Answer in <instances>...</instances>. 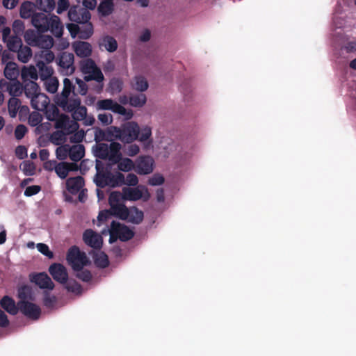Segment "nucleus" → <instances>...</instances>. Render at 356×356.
Masks as SVG:
<instances>
[{"mask_svg": "<svg viewBox=\"0 0 356 356\" xmlns=\"http://www.w3.org/2000/svg\"><path fill=\"white\" fill-rule=\"evenodd\" d=\"M131 86L136 91L143 93L148 89L149 83L145 76L136 75L131 82Z\"/></svg>", "mask_w": 356, "mask_h": 356, "instance_id": "22", "label": "nucleus"}, {"mask_svg": "<svg viewBox=\"0 0 356 356\" xmlns=\"http://www.w3.org/2000/svg\"><path fill=\"white\" fill-rule=\"evenodd\" d=\"M65 288L67 291L72 292L76 295H81L83 292L82 286L76 281H69L65 284Z\"/></svg>", "mask_w": 356, "mask_h": 356, "instance_id": "46", "label": "nucleus"}, {"mask_svg": "<svg viewBox=\"0 0 356 356\" xmlns=\"http://www.w3.org/2000/svg\"><path fill=\"white\" fill-rule=\"evenodd\" d=\"M49 272L54 280L60 284H65L68 280V273L67 269L61 264H52L49 267Z\"/></svg>", "mask_w": 356, "mask_h": 356, "instance_id": "12", "label": "nucleus"}, {"mask_svg": "<svg viewBox=\"0 0 356 356\" xmlns=\"http://www.w3.org/2000/svg\"><path fill=\"white\" fill-rule=\"evenodd\" d=\"M8 49L13 52H17L23 45L22 40L18 35H13L6 42Z\"/></svg>", "mask_w": 356, "mask_h": 356, "instance_id": "40", "label": "nucleus"}, {"mask_svg": "<svg viewBox=\"0 0 356 356\" xmlns=\"http://www.w3.org/2000/svg\"><path fill=\"white\" fill-rule=\"evenodd\" d=\"M42 33L38 31L28 29L25 31L24 38L26 42L30 46L43 49H50L54 45L53 38Z\"/></svg>", "mask_w": 356, "mask_h": 356, "instance_id": "4", "label": "nucleus"}, {"mask_svg": "<svg viewBox=\"0 0 356 356\" xmlns=\"http://www.w3.org/2000/svg\"><path fill=\"white\" fill-rule=\"evenodd\" d=\"M70 171V169L68 167V164L65 162L58 163L55 170L58 177L62 179H64L67 177Z\"/></svg>", "mask_w": 356, "mask_h": 356, "instance_id": "48", "label": "nucleus"}, {"mask_svg": "<svg viewBox=\"0 0 356 356\" xmlns=\"http://www.w3.org/2000/svg\"><path fill=\"white\" fill-rule=\"evenodd\" d=\"M79 128V124L78 122L70 120L69 124H67V127L64 129L63 131H57L54 132L51 136L52 141L55 143L54 140H58L62 136H66L72 134ZM56 145H58V143H56Z\"/></svg>", "mask_w": 356, "mask_h": 356, "instance_id": "20", "label": "nucleus"}, {"mask_svg": "<svg viewBox=\"0 0 356 356\" xmlns=\"http://www.w3.org/2000/svg\"><path fill=\"white\" fill-rule=\"evenodd\" d=\"M75 271V276L84 282H88L92 279V274L88 270H73Z\"/></svg>", "mask_w": 356, "mask_h": 356, "instance_id": "53", "label": "nucleus"}, {"mask_svg": "<svg viewBox=\"0 0 356 356\" xmlns=\"http://www.w3.org/2000/svg\"><path fill=\"white\" fill-rule=\"evenodd\" d=\"M114 3L113 0H102L97 6V11L100 16L107 17L113 13Z\"/></svg>", "mask_w": 356, "mask_h": 356, "instance_id": "28", "label": "nucleus"}, {"mask_svg": "<svg viewBox=\"0 0 356 356\" xmlns=\"http://www.w3.org/2000/svg\"><path fill=\"white\" fill-rule=\"evenodd\" d=\"M20 101L16 97H11L8 102V109L11 118H15L19 108Z\"/></svg>", "mask_w": 356, "mask_h": 356, "instance_id": "44", "label": "nucleus"}, {"mask_svg": "<svg viewBox=\"0 0 356 356\" xmlns=\"http://www.w3.org/2000/svg\"><path fill=\"white\" fill-rule=\"evenodd\" d=\"M17 58L23 63H26L29 61L32 56V50L28 46H22L17 51Z\"/></svg>", "mask_w": 356, "mask_h": 356, "instance_id": "41", "label": "nucleus"}, {"mask_svg": "<svg viewBox=\"0 0 356 356\" xmlns=\"http://www.w3.org/2000/svg\"><path fill=\"white\" fill-rule=\"evenodd\" d=\"M121 149L122 145L120 143L113 140L111 141L110 145H108V150L110 153V161L112 163H117L121 160Z\"/></svg>", "mask_w": 356, "mask_h": 356, "instance_id": "23", "label": "nucleus"}, {"mask_svg": "<svg viewBox=\"0 0 356 356\" xmlns=\"http://www.w3.org/2000/svg\"><path fill=\"white\" fill-rule=\"evenodd\" d=\"M111 187H116L124 185L125 177L124 175L121 172H117L115 175L111 173Z\"/></svg>", "mask_w": 356, "mask_h": 356, "instance_id": "51", "label": "nucleus"}, {"mask_svg": "<svg viewBox=\"0 0 356 356\" xmlns=\"http://www.w3.org/2000/svg\"><path fill=\"white\" fill-rule=\"evenodd\" d=\"M97 111H111L114 113L121 115L126 120L132 118L134 113L130 109H127L112 99H104L98 100L96 104Z\"/></svg>", "mask_w": 356, "mask_h": 356, "instance_id": "5", "label": "nucleus"}, {"mask_svg": "<svg viewBox=\"0 0 356 356\" xmlns=\"http://www.w3.org/2000/svg\"><path fill=\"white\" fill-rule=\"evenodd\" d=\"M66 259L73 270H82L89 264L86 254L76 245L69 249Z\"/></svg>", "mask_w": 356, "mask_h": 356, "instance_id": "6", "label": "nucleus"}, {"mask_svg": "<svg viewBox=\"0 0 356 356\" xmlns=\"http://www.w3.org/2000/svg\"><path fill=\"white\" fill-rule=\"evenodd\" d=\"M30 280L42 289L52 290L54 287V282L46 273L31 274Z\"/></svg>", "mask_w": 356, "mask_h": 356, "instance_id": "13", "label": "nucleus"}, {"mask_svg": "<svg viewBox=\"0 0 356 356\" xmlns=\"http://www.w3.org/2000/svg\"><path fill=\"white\" fill-rule=\"evenodd\" d=\"M92 129L94 130V140L96 142V144L102 143V141L107 139L105 135V130H103L98 127H94L92 128Z\"/></svg>", "mask_w": 356, "mask_h": 356, "instance_id": "56", "label": "nucleus"}, {"mask_svg": "<svg viewBox=\"0 0 356 356\" xmlns=\"http://www.w3.org/2000/svg\"><path fill=\"white\" fill-rule=\"evenodd\" d=\"M27 127L22 124H18L15 129V137L17 140L22 139L26 134Z\"/></svg>", "mask_w": 356, "mask_h": 356, "instance_id": "62", "label": "nucleus"}, {"mask_svg": "<svg viewBox=\"0 0 356 356\" xmlns=\"http://www.w3.org/2000/svg\"><path fill=\"white\" fill-rule=\"evenodd\" d=\"M118 134H119V127L116 126H111L108 127L105 130V135L106 138L107 139H105L106 141L111 142L113 140V138L118 139Z\"/></svg>", "mask_w": 356, "mask_h": 356, "instance_id": "52", "label": "nucleus"}, {"mask_svg": "<svg viewBox=\"0 0 356 356\" xmlns=\"http://www.w3.org/2000/svg\"><path fill=\"white\" fill-rule=\"evenodd\" d=\"M3 73L7 79L15 81L17 80L19 72L15 63L8 62L6 65Z\"/></svg>", "mask_w": 356, "mask_h": 356, "instance_id": "31", "label": "nucleus"}, {"mask_svg": "<svg viewBox=\"0 0 356 356\" xmlns=\"http://www.w3.org/2000/svg\"><path fill=\"white\" fill-rule=\"evenodd\" d=\"M19 301H33L35 295L32 287L29 285H22L17 289Z\"/></svg>", "mask_w": 356, "mask_h": 356, "instance_id": "25", "label": "nucleus"}, {"mask_svg": "<svg viewBox=\"0 0 356 356\" xmlns=\"http://www.w3.org/2000/svg\"><path fill=\"white\" fill-rule=\"evenodd\" d=\"M92 151L97 159H108L110 161L108 144L104 143L95 144L92 146Z\"/></svg>", "mask_w": 356, "mask_h": 356, "instance_id": "21", "label": "nucleus"}, {"mask_svg": "<svg viewBox=\"0 0 356 356\" xmlns=\"http://www.w3.org/2000/svg\"><path fill=\"white\" fill-rule=\"evenodd\" d=\"M152 128L148 125L140 127L134 121H129L119 127L118 140L130 144L135 140L142 143L145 147L152 144Z\"/></svg>", "mask_w": 356, "mask_h": 356, "instance_id": "3", "label": "nucleus"}, {"mask_svg": "<svg viewBox=\"0 0 356 356\" xmlns=\"http://www.w3.org/2000/svg\"><path fill=\"white\" fill-rule=\"evenodd\" d=\"M35 166L33 163L30 161H24L22 163V170L26 175L31 176L35 173Z\"/></svg>", "mask_w": 356, "mask_h": 356, "instance_id": "64", "label": "nucleus"}, {"mask_svg": "<svg viewBox=\"0 0 356 356\" xmlns=\"http://www.w3.org/2000/svg\"><path fill=\"white\" fill-rule=\"evenodd\" d=\"M99 45L104 47L106 51L113 53L118 49V42L116 40L110 35L104 36L99 43Z\"/></svg>", "mask_w": 356, "mask_h": 356, "instance_id": "34", "label": "nucleus"}, {"mask_svg": "<svg viewBox=\"0 0 356 356\" xmlns=\"http://www.w3.org/2000/svg\"><path fill=\"white\" fill-rule=\"evenodd\" d=\"M123 89V82L119 78H113L110 80L108 91V92L113 95L115 94L120 93Z\"/></svg>", "mask_w": 356, "mask_h": 356, "instance_id": "38", "label": "nucleus"}, {"mask_svg": "<svg viewBox=\"0 0 356 356\" xmlns=\"http://www.w3.org/2000/svg\"><path fill=\"white\" fill-rule=\"evenodd\" d=\"M119 170L122 172H129L132 170H135V162L129 158H122L121 160L117 163Z\"/></svg>", "mask_w": 356, "mask_h": 356, "instance_id": "42", "label": "nucleus"}, {"mask_svg": "<svg viewBox=\"0 0 356 356\" xmlns=\"http://www.w3.org/2000/svg\"><path fill=\"white\" fill-rule=\"evenodd\" d=\"M60 115L59 110L56 106H51L45 111L46 118L49 121L55 122Z\"/></svg>", "mask_w": 356, "mask_h": 356, "instance_id": "54", "label": "nucleus"}, {"mask_svg": "<svg viewBox=\"0 0 356 356\" xmlns=\"http://www.w3.org/2000/svg\"><path fill=\"white\" fill-rule=\"evenodd\" d=\"M24 91L28 98L38 97L40 88L35 81L29 80L24 82Z\"/></svg>", "mask_w": 356, "mask_h": 356, "instance_id": "27", "label": "nucleus"}, {"mask_svg": "<svg viewBox=\"0 0 356 356\" xmlns=\"http://www.w3.org/2000/svg\"><path fill=\"white\" fill-rule=\"evenodd\" d=\"M19 311L31 320H38L41 314L40 307L30 301H18Z\"/></svg>", "mask_w": 356, "mask_h": 356, "instance_id": "9", "label": "nucleus"}, {"mask_svg": "<svg viewBox=\"0 0 356 356\" xmlns=\"http://www.w3.org/2000/svg\"><path fill=\"white\" fill-rule=\"evenodd\" d=\"M95 266L98 268H105L109 265L108 256L103 252H99L93 255Z\"/></svg>", "mask_w": 356, "mask_h": 356, "instance_id": "39", "label": "nucleus"}, {"mask_svg": "<svg viewBox=\"0 0 356 356\" xmlns=\"http://www.w3.org/2000/svg\"><path fill=\"white\" fill-rule=\"evenodd\" d=\"M45 88L47 92L50 93H55L58 88V80L55 77H51L45 80Z\"/></svg>", "mask_w": 356, "mask_h": 356, "instance_id": "50", "label": "nucleus"}, {"mask_svg": "<svg viewBox=\"0 0 356 356\" xmlns=\"http://www.w3.org/2000/svg\"><path fill=\"white\" fill-rule=\"evenodd\" d=\"M111 226L114 233L117 234V236L121 241H127L134 236V232L132 229L118 221L113 220L111 223Z\"/></svg>", "mask_w": 356, "mask_h": 356, "instance_id": "11", "label": "nucleus"}, {"mask_svg": "<svg viewBox=\"0 0 356 356\" xmlns=\"http://www.w3.org/2000/svg\"><path fill=\"white\" fill-rule=\"evenodd\" d=\"M36 65L39 70L38 73L42 80H46L52 77L54 70L51 67L47 66L42 60L38 61Z\"/></svg>", "mask_w": 356, "mask_h": 356, "instance_id": "36", "label": "nucleus"}, {"mask_svg": "<svg viewBox=\"0 0 356 356\" xmlns=\"http://www.w3.org/2000/svg\"><path fill=\"white\" fill-rule=\"evenodd\" d=\"M147 102V97L143 93L131 95L129 97V104L135 108H141Z\"/></svg>", "mask_w": 356, "mask_h": 356, "instance_id": "35", "label": "nucleus"}, {"mask_svg": "<svg viewBox=\"0 0 356 356\" xmlns=\"http://www.w3.org/2000/svg\"><path fill=\"white\" fill-rule=\"evenodd\" d=\"M124 200L136 201L142 198L143 192L137 188L124 187L122 188Z\"/></svg>", "mask_w": 356, "mask_h": 356, "instance_id": "26", "label": "nucleus"}, {"mask_svg": "<svg viewBox=\"0 0 356 356\" xmlns=\"http://www.w3.org/2000/svg\"><path fill=\"white\" fill-rule=\"evenodd\" d=\"M56 303V298L54 296H51L49 293L45 292L43 298V304L45 307L52 309Z\"/></svg>", "mask_w": 356, "mask_h": 356, "instance_id": "59", "label": "nucleus"}, {"mask_svg": "<svg viewBox=\"0 0 356 356\" xmlns=\"http://www.w3.org/2000/svg\"><path fill=\"white\" fill-rule=\"evenodd\" d=\"M128 216L125 220L134 224H140L144 218L143 212L138 208L133 207L128 208Z\"/></svg>", "mask_w": 356, "mask_h": 356, "instance_id": "29", "label": "nucleus"}, {"mask_svg": "<svg viewBox=\"0 0 356 356\" xmlns=\"http://www.w3.org/2000/svg\"><path fill=\"white\" fill-rule=\"evenodd\" d=\"M15 81L13 83H10L7 86V90L8 91L9 94L12 97H16L19 96L22 91V84L17 81L15 80Z\"/></svg>", "mask_w": 356, "mask_h": 356, "instance_id": "47", "label": "nucleus"}, {"mask_svg": "<svg viewBox=\"0 0 356 356\" xmlns=\"http://www.w3.org/2000/svg\"><path fill=\"white\" fill-rule=\"evenodd\" d=\"M42 120V115L37 111L32 112L30 114L29 119H28L29 124L31 127L38 126V124H40Z\"/></svg>", "mask_w": 356, "mask_h": 356, "instance_id": "55", "label": "nucleus"}, {"mask_svg": "<svg viewBox=\"0 0 356 356\" xmlns=\"http://www.w3.org/2000/svg\"><path fill=\"white\" fill-rule=\"evenodd\" d=\"M48 31H49L56 38H62L63 34V26L58 16L53 15L49 17Z\"/></svg>", "mask_w": 356, "mask_h": 356, "instance_id": "18", "label": "nucleus"}, {"mask_svg": "<svg viewBox=\"0 0 356 356\" xmlns=\"http://www.w3.org/2000/svg\"><path fill=\"white\" fill-rule=\"evenodd\" d=\"M111 172L108 171L96 173V175L94 178V182L95 183L96 186L99 188H104L106 186H111Z\"/></svg>", "mask_w": 356, "mask_h": 356, "instance_id": "30", "label": "nucleus"}, {"mask_svg": "<svg viewBox=\"0 0 356 356\" xmlns=\"http://www.w3.org/2000/svg\"><path fill=\"white\" fill-rule=\"evenodd\" d=\"M70 118L66 115H60L57 120L55 121V128L60 129L62 131L67 127V124H69Z\"/></svg>", "mask_w": 356, "mask_h": 356, "instance_id": "57", "label": "nucleus"}, {"mask_svg": "<svg viewBox=\"0 0 356 356\" xmlns=\"http://www.w3.org/2000/svg\"><path fill=\"white\" fill-rule=\"evenodd\" d=\"M104 79V74L98 67L95 68V70H92V72H89L84 76V80L87 82L90 81H95L98 83L97 86L95 87V91L97 93L102 92L103 89V81Z\"/></svg>", "mask_w": 356, "mask_h": 356, "instance_id": "15", "label": "nucleus"}, {"mask_svg": "<svg viewBox=\"0 0 356 356\" xmlns=\"http://www.w3.org/2000/svg\"><path fill=\"white\" fill-rule=\"evenodd\" d=\"M84 186V179L81 176L70 177L66 180V188L73 195L78 193Z\"/></svg>", "mask_w": 356, "mask_h": 356, "instance_id": "17", "label": "nucleus"}, {"mask_svg": "<svg viewBox=\"0 0 356 356\" xmlns=\"http://www.w3.org/2000/svg\"><path fill=\"white\" fill-rule=\"evenodd\" d=\"M21 75L24 82L28 81L30 79L31 81H35L38 79V72L37 69L33 65L23 67Z\"/></svg>", "mask_w": 356, "mask_h": 356, "instance_id": "32", "label": "nucleus"}, {"mask_svg": "<svg viewBox=\"0 0 356 356\" xmlns=\"http://www.w3.org/2000/svg\"><path fill=\"white\" fill-rule=\"evenodd\" d=\"M69 146L58 147L56 150V158L59 160H65L69 156Z\"/></svg>", "mask_w": 356, "mask_h": 356, "instance_id": "60", "label": "nucleus"}, {"mask_svg": "<svg viewBox=\"0 0 356 356\" xmlns=\"http://www.w3.org/2000/svg\"><path fill=\"white\" fill-rule=\"evenodd\" d=\"M74 61V56L72 53L67 51L60 53L56 59L60 73L66 76L72 74L75 71Z\"/></svg>", "mask_w": 356, "mask_h": 356, "instance_id": "7", "label": "nucleus"}, {"mask_svg": "<svg viewBox=\"0 0 356 356\" xmlns=\"http://www.w3.org/2000/svg\"><path fill=\"white\" fill-rule=\"evenodd\" d=\"M36 3L38 5L39 8L44 13H50L55 8V0H36Z\"/></svg>", "mask_w": 356, "mask_h": 356, "instance_id": "45", "label": "nucleus"}, {"mask_svg": "<svg viewBox=\"0 0 356 356\" xmlns=\"http://www.w3.org/2000/svg\"><path fill=\"white\" fill-rule=\"evenodd\" d=\"M68 19L72 23L67 24L72 38L78 37L82 40H87L93 33V26L90 22L91 14L86 8L80 5L72 6L67 13Z\"/></svg>", "mask_w": 356, "mask_h": 356, "instance_id": "2", "label": "nucleus"}, {"mask_svg": "<svg viewBox=\"0 0 356 356\" xmlns=\"http://www.w3.org/2000/svg\"><path fill=\"white\" fill-rule=\"evenodd\" d=\"M37 248L41 254L46 256L49 259H52L54 257L53 252L50 250L49 246L47 244L39 243L37 244Z\"/></svg>", "mask_w": 356, "mask_h": 356, "instance_id": "61", "label": "nucleus"}, {"mask_svg": "<svg viewBox=\"0 0 356 356\" xmlns=\"http://www.w3.org/2000/svg\"><path fill=\"white\" fill-rule=\"evenodd\" d=\"M122 200H124L123 192L122 193L117 191L112 192L108 197L110 208L112 207V205L115 207L123 204Z\"/></svg>", "mask_w": 356, "mask_h": 356, "instance_id": "49", "label": "nucleus"}, {"mask_svg": "<svg viewBox=\"0 0 356 356\" xmlns=\"http://www.w3.org/2000/svg\"><path fill=\"white\" fill-rule=\"evenodd\" d=\"M83 241L88 246L94 250H100L103 245L102 235L91 229H87L83 232Z\"/></svg>", "mask_w": 356, "mask_h": 356, "instance_id": "10", "label": "nucleus"}, {"mask_svg": "<svg viewBox=\"0 0 356 356\" xmlns=\"http://www.w3.org/2000/svg\"><path fill=\"white\" fill-rule=\"evenodd\" d=\"M97 67L95 62L91 58H86L80 63L81 71L85 76L89 72H92Z\"/></svg>", "mask_w": 356, "mask_h": 356, "instance_id": "43", "label": "nucleus"}, {"mask_svg": "<svg viewBox=\"0 0 356 356\" xmlns=\"http://www.w3.org/2000/svg\"><path fill=\"white\" fill-rule=\"evenodd\" d=\"M74 89L72 81L68 78H65L63 90L56 97L55 103L63 111L72 113L73 121L77 122L86 118L87 108L84 106H81V99L77 97Z\"/></svg>", "mask_w": 356, "mask_h": 356, "instance_id": "1", "label": "nucleus"}, {"mask_svg": "<svg viewBox=\"0 0 356 356\" xmlns=\"http://www.w3.org/2000/svg\"><path fill=\"white\" fill-rule=\"evenodd\" d=\"M34 12V4L29 1H25L20 6L19 15L23 19L32 18V16L35 14Z\"/></svg>", "mask_w": 356, "mask_h": 356, "instance_id": "33", "label": "nucleus"}, {"mask_svg": "<svg viewBox=\"0 0 356 356\" xmlns=\"http://www.w3.org/2000/svg\"><path fill=\"white\" fill-rule=\"evenodd\" d=\"M165 179L164 177L160 174H154L148 180V184L151 186H161L163 184Z\"/></svg>", "mask_w": 356, "mask_h": 356, "instance_id": "63", "label": "nucleus"}, {"mask_svg": "<svg viewBox=\"0 0 356 356\" xmlns=\"http://www.w3.org/2000/svg\"><path fill=\"white\" fill-rule=\"evenodd\" d=\"M111 213L112 216H115L121 220H125L128 216V208L124 204H121L117 206H113L110 208Z\"/></svg>", "mask_w": 356, "mask_h": 356, "instance_id": "37", "label": "nucleus"}, {"mask_svg": "<svg viewBox=\"0 0 356 356\" xmlns=\"http://www.w3.org/2000/svg\"><path fill=\"white\" fill-rule=\"evenodd\" d=\"M75 54L80 58H88L92 54V46L88 42L78 41L73 44Z\"/></svg>", "mask_w": 356, "mask_h": 356, "instance_id": "16", "label": "nucleus"}, {"mask_svg": "<svg viewBox=\"0 0 356 356\" xmlns=\"http://www.w3.org/2000/svg\"><path fill=\"white\" fill-rule=\"evenodd\" d=\"M0 305L11 315L17 314L19 309L18 302L16 304L15 301L8 296H5L1 298Z\"/></svg>", "mask_w": 356, "mask_h": 356, "instance_id": "19", "label": "nucleus"}, {"mask_svg": "<svg viewBox=\"0 0 356 356\" xmlns=\"http://www.w3.org/2000/svg\"><path fill=\"white\" fill-rule=\"evenodd\" d=\"M69 158L74 162L79 161L85 156V147L77 144L69 146Z\"/></svg>", "mask_w": 356, "mask_h": 356, "instance_id": "24", "label": "nucleus"}, {"mask_svg": "<svg viewBox=\"0 0 356 356\" xmlns=\"http://www.w3.org/2000/svg\"><path fill=\"white\" fill-rule=\"evenodd\" d=\"M135 172L140 175L151 174L154 170V161L147 155L139 156L135 161Z\"/></svg>", "mask_w": 356, "mask_h": 356, "instance_id": "8", "label": "nucleus"}, {"mask_svg": "<svg viewBox=\"0 0 356 356\" xmlns=\"http://www.w3.org/2000/svg\"><path fill=\"white\" fill-rule=\"evenodd\" d=\"M24 24L20 19H15L13 23V31L15 35L20 37L24 31Z\"/></svg>", "mask_w": 356, "mask_h": 356, "instance_id": "58", "label": "nucleus"}, {"mask_svg": "<svg viewBox=\"0 0 356 356\" xmlns=\"http://www.w3.org/2000/svg\"><path fill=\"white\" fill-rule=\"evenodd\" d=\"M49 17L44 13H35L31 18V24L38 32L48 31Z\"/></svg>", "mask_w": 356, "mask_h": 356, "instance_id": "14", "label": "nucleus"}]
</instances>
